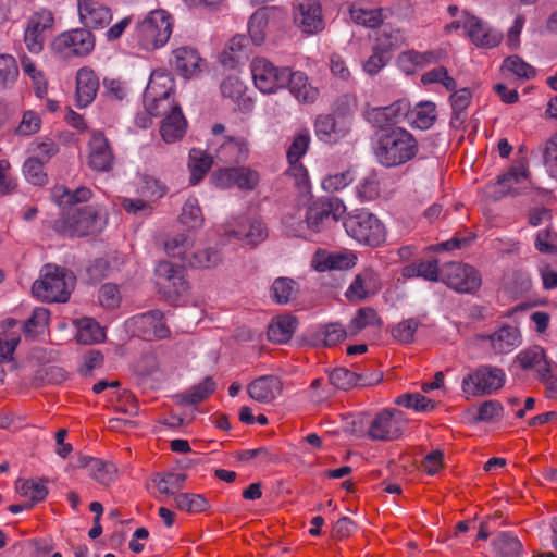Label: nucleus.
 Masks as SVG:
<instances>
[{
  "label": "nucleus",
  "instance_id": "obj_1",
  "mask_svg": "<svg viewBox=\"0 0 557 557\" xmlns=\"http://www.w3.org/2000/svg\"><path fill=\"white\" fill-rule=\"evenodd\" d=\"M174 81L162 70L153 71L144 94V104L152 116L163 115L160 135L166 144L181 140L187 129V121L173 100Z\"/></svg>",
  "mask_w": 557,
  "mask_h": 557
},
{
  "label": "nucleus",
  "instance_id": "obj_2",
  "mask_svg": "<svg viewBox=\"0 0 557 557\" xmlns=\"http://www.w3.org/2000/svg\"><path fill=\"white\" fill-rule=\"evenodd\" d=\"M374 152L382 165L397 166L416 157L418 143L407 129L394 127L379 135Z\"/></svg>",
  "mask_w": 557,
  "mask_h": 557
},
{
  "label": "nucleus",
  "instance_id": "obj_3",
  "mask_svg": "<svg viewBox=\"0 0 557 557\" xmlns=\"http://www.w3.org/2000/svg\"><path fill=\"white\" fill-rule=\"evenodd\" d=\"M173 23L164 10H152L139 21L132 34V42L145 51L163 47L170 39Z\"/></svg>",
  "mask_w": 557,
  "mask_h": 557
},
{
  "label": "nucleus",
  "instance_id": "obj_4",
  "mask_svg": "<svg viewBox=\"0 0 557 557\" xmlns=\"http://www.w3.org/2000/svg\"><path fill=\"white\" fill-rule=\"evenodd\" d=\"M193 235L178 234L165 240L164 250L171 258L178 259L183 265L194 269H210L221 262V255L210 247L196 249Z\"/></svg>",
  "mask_w": 557,
  "mask_h": 557
},
{
  "label": "nucleus",
  "instance_id": "obj_5",
  "mask_svg": "<svg viewBox=\"0 0 557 557\" xmlns=\"http://www.w3.org/2000/svg\"><path fill=\"white\" fill-rule=\"evenodd\" d=\"M75 285V276L64 268L46 264L40 278L35 281L32 293L35 297L47 302H65Z\"/></svg>",
  "mask_w": 557,
  "mask_h": 557
},
{
  "label": "nucleus",
  "instance_id": "obj_6",
  "mask_svg": "<svg viewBox=\"0 0 557 557\" xmlns=\"http://www.w3.org/2000/svg\"><path fill=\"white\" fill-rule=\"evenodd\" d=\"M106 211L99 206L70 209L54 221L53 228L69 236H85L100 232L106 225Z\"/></svg>",
  "mask_w": 557,
  "mask_h": 557
},
{
  "label": "nucleus",
  "instance_id": "obj_7",
  "mask_svg": "<svg viewBox=\"0 0 557 557\" xmlns=\"http://www.w3.org/2000/svg\"><path fill=\"white\" fill-rule=\"evenodd\" d=\"M158 277L157 285L163 297L175 305H184L189 301L191 286L183 270L170 261H160L154 269Z\"/></svg>",
  "mask_w": 557,
  "mask_h": 557
},
{
  "label": "nucleus",
  "instance_id": "obj_8",
  "mask_svg": "<svg viewBox=\"0 0 557 557\" xmlns=\"http://www.w3.org/2000/svg\"><path fill=\"white\" fill-rule=\"evenodd\" d=\"M348 236L358 243L379 246L385 240V227L382 222L368 211H357L344 220Z\"/></svg>",
  "mask_w": 557,
  "mask_h": 557
},
{
  "label": "nucleus",
  "instance_id": "obj_9",
  "mask_svg": "<svg viewBox=\"0 0 557 557\" xmlns=\"http://www.w3.org/2000/svg\"><path fill=\"white\" fill-rule=\"evenodd\" d=\"M506 375L499 368L482 366L463 376L461 391L466 398L491 395L505 384Z\"/></svg>",
  "mask_w": 557,
  "mask_h": 557
},
{
  "label": "nucleus",
  "instance_id": "obj_10",
  "mask_svg": "<svg viewBox=\"0 0 557 557\" xmlns=\"http://www.w3.org/2000/svg\"><path fill=\"white\" fill-rule=\"evenodd\" d=\"M463 29L471 41L481 48H494L503 40V34L490 27L486 23L463 12L460 17L446 25L447 33Z\"/></svg>",
  "mask_w": 557,
  "mask_h": 557
},
{
  "label": "nucleus",
  "instance_id": "obj_11",
  "mask_svg": "<svg viewBox=\"0 0 557 557\" xmlns=\"http://www.w3.org/2000/svg\"><path fill=\"white\" fill-rule=\"evenodd\" d=\"M345 211L346 207L341 199L319 198L305 210L307 228L313 233H319L332 222H337Z\"/></svg>",
  "mask_w": 557,
  "mask_h": 557
},
{
  "label": "nucleus",
  "instance_id": "obj_12",
  "mask_svg": "<svg viewBox=\"0 0 557 557\" xmlns=\"http://www.w3.org/2000/svg\"><path fill=\"white\" fill-rule=\"evenodd\" d=\"M366 435L373 441L389 442L397 440L404 432L406 421L403 412L384 409L368 419Z\"/></svg>",
  "mask_w": 557,
  "mask_h": 557
},
{
  "label": "nucleus",
  "instance_id": "obj_13",
  "mask_svg": "<svg viewBox=\"0 0 557 557\" xmlns=\"http://www.w3.org/2000/svg\"><path fill=\"white\" fill-rule=\"evenodd\" d=\"M250 70L255 86L263 94H275L287 85L289 67H277L267 59L256 58Z\"/></svg>",
  "mask_w": 557,
  "mask_h": 557
},
{
  "label": "nucleus",
  "instance_id": "obj_14",
  "mask_svg": "<svg viewBox=\"0 0 557 557\" xmlns=\"http://www.w3.org/2000/svg\"><path fill=\"white\" fill-rule=\"evenodd\" d=\"M210 181L221 189L237 187L240 190H252L259 184L260 175L249 166H225L213 171Z\"/></svg>",
  "mask_w": 557,
  "mask_h": 557
},
{
  "label": "nucleus",
  "instance_id": "obj_15",
  "mask_svg": "<svg viewBox=\"0 0 557 557\" xmlns=\"http://www.w3.org/2000/svg\"><path fill=\"white\" fill-rule=\"evenodd\" d=\"M52 47L63 58L85 57L95 48V36L87 28L72 29L59 35Z\"/></svg>",
  "mask_w": 557,
  "mask_h": 557
},
{
  "label": "nucleus",
  "instance_id": "obj_16",
  "mask_svg": "<svg viewBox=\"0 0 557 557\" xmlns=\"http://www.w3.org/2000/svg\"><path fill=\"white\" fill-rule=\"evenodd\" d=\"M220 232L228 238L246 240L249 245H258L268 237L264 223L258 218H232L222 225Z\"/></svg>",
  "mask_w": 557,
  "mask_h": 557
},
{
  "label": "nucleus",
  "instance_id": "obj_17",
  "mask_svg": "<svg viewBox=\"0 0 557 557\" xmlns=\"http://www.w3.org/2000/svg\"><path fill=\"white\" fill-rule=\"evenodd\" d=\"M404 38L397 29H384L372 49L371 55L363 62L362 69L368 75L379 74L389 62L391 51L400 46Z\"/></svg>",
  "mask_w": 557,
  "mask_h": 557
},
{
  "label": "nucleus",
  "instance_id": "obj_18",
  "mask_svg": "<svg viewBox=\"0 0 557 557\" xmlns=\"http://www.w3.org/2000/svg\"><path fill=\"white\" fill-rule=\"evenodd\" d=\"M208 150L213 153L214 160L225 164H239L249 157V144L244 137H218L211 139Z\"/></svg>",
  "mask_w": 557,
  "mask_h": 557
},
{
  "label": "nucleus",
  "instance_id": "obj_19",
  "mask_svg": "<svg viewBox=\"0 0 557 557\" xmlns=\"http://www.w3.org/2000/svg\"><path fill=\"white\" fill-rule=\"evenodd\" d=\"M442 280L449 288L462 294L474 293L482 284L478 270L458 262L446 264Z\"/></svg>",
  "mask_w": 557,
  "mask_h": 557
},
{
  "label": "nucleus",
  "instance_id": "obj_20",
  "mask_svg": "<svg viewBox=\"0 0 557 557\" xmlns=\"http://www.w3.org/2000/svg\"><path fill=\"white\" fill-rule=\"evenodd\" d=\"M53 22V14L48 9L37 10L28 17L24 29V42L29 52H41L46 40L45 33L52 28Z\"/></svg>",
  "mask_w": 557,
  "mask_h": 557
},
{
  "label": "nucleus",
  "instance_id": "obj_21",
  "mask_svg": "<svg viewBox=\"0 0 557 557\" xmlns=\"http://www.w3.org/2000/svg\"><path fill=\"white\" fill-rule=\"evenodd\" d=\"M131 325L134 329V333L147 341L163 339L171 334L163 321V313L159 310H152L132 318Z\"/></svg>",
  "mask_w": 557,
  "mask_h": 557
},
{
  "label": "nucleus",
  "instance_id": "obj_22",
  "mask_svg": "<svg viewBox=\"0 0 557 557\" xmlns=\"http://www.w3.org/2000/svg\"><path fill=\"white\" fill-rule=\"evenodd\" d=\"M77 12L86 28L102 29L112 21V10L102 0H77Z\"/></svg>",
  "mask_w": 557,
  "mask_h": 557
},
{
  "label": "nucleus",
  "instance_id": "obj_23",
  "mask_svg": "<svg viewBox=\"0 0 557 557\" xmlns=\"http://www.w3.org/2000/svg\"><path fill=\"white\" fill-rule=\"evenodd\" d=\"M294 20L308 35L320 32L323 28V18L319 0H296Z\"/></svg>",
  "mask_w": 557,
  "mask_h": 557
},
{
  "label": "nucleus",
  "instance_id": "obj_24",
  "mask_svg": "<svg viewBox=\"0 0 557 557\" xmlns=\"http://www.w3.org/2000/svg\"><path fill=\"white\" fill-rule=\"evenodd\" d=\"M171 64L184 78L197 77L207 66L197 49L182 46L173 50Z\"/></svg>",
  "mask_w": 557,
  "mask_h": 557
},
{
  "label": "nucleus",
  "instance_id": "obj_25",
  "mask_svg": "<svg viewBox=\"0 0 557 557\" xmlns=\"http://www.w3.org/2000/svg\"><path fill=\"white\" fill-rule=\"evenodd\" d=\"M516 361L523 370L532 371L541 381L552 377V362L541 346L534 345L522 349L516 356Z\"/></svg>",
  "mask_w": 557,
  "mask_h": 557
},
{
  "label": "nucleus",
  "instance_id": "obj_26",
  "mask_svg": "<svg viewBox=\"0 0 557 557\" xmlns=\"http://www.w3.org/2000/svg\"><path fill=\"white\" fill-rule=\"evenodd\" d=\"M356 261L357 257L352 252L318 249L311 258L310 265L317 272H327L352 268Z\"/></svg>",
  "mask_w": 557,
  "mask_h": 557
},
{
  "label": "nucleus",
  "instance_id": "obj_27",
  "mask_svg": "<svg viewBox=\"0 0 557 557\" xmlns=\"http://www.w3.org/2000/svg\"><path fill=\"white\" fill-rule=\"evenodd\" d=\"M408 113V102L397 100L386 107H376L367 111V119L370 123L381 128L382 132L393 128Z\"/></svg>",
  "mask_w": 557,
  "mask_h": 557
},
{
  "label": "nucleus",
  "instance_id": "obj_28",
  "mask_svg": "<svg viewBox=\"0 0 557 557\" xmlns=\"http://www.w3.org/2000/svg\"><path fill=\"white\" fill-rule=\"evenodd\" d=\"M99 90V77L96 72L83 66L76 72L75 76V100L78 108L88 107L96 99Z\"/></svg>",
  "mask_w": 557,
  "mask_h": 557
},
{
  "label": "nucleus",
  "instance_id": "obj_29",
  "mask_svg": "<svg viewBox=\"0 0 557 557\" xmlns=\"http://www.w3.org/2000/svg\"><path fill=\"white\" fill-rule=\"evenodd\" d=\"M113 153L104 134L96 131L91 134L89 140V165L99 172H106L112 169Z\"/></svg>",
  "mask_w": 557,
  "mask_h": 557
},
{
  "label": "nucleus",
  "instance_id": "obj_30",
  "mask_svg": "<svg viewBox=\"0 0 557 557\" xmlns=\"http://www.w3.org/2000/svg\"><path fill=\"white\" fill-rule=\"evenodd\" d=\"M480 341L494 354H509L520 344V333L515 326H502L491 334L480 335Z\"/></svg>",
  "mask_w": 557,
  "mask_h": 557
},
{
  "label": "nucleus",
  "instance_id": "obj_31",
  "mask_svg": "<svg viewBox=\"0 0 557 557\" xmlns=\"http://www.w3.org/2000/svg\"><path fill=\"white\" fill-rule=\"evenodd\" d=\"M529 171L524 161L513 164L506 173L498 176L499 196L517 194L528 185Z\"/></svg>",
  "mask_w": 557,
  "mask_h": 557
},
{
  "label": "nucleus",
  "instance_id": "obj_32",
  "mask_svg": "<svg viewBox=\"0 0 557 557\" xmlns=\"http://www.w3.org/2000/svg\"><path fill=\"white\" fill-rule=\"evenodd\" d=\"M289 92L298 102L313 103L319 97V89L310 82L306 73L288 70L287 85Z\"/></svg>",
  "mask_w": 557,
  "mask_h": 557
},
{
  "label": "nucleus",
  "instance_id": "obj_33",
  "mask_svg": "<svg viewBox=\"0 0 557 557\" xmlns=\"http://www.w3.org/2000/svg\"><path fill=\"white\" fill-rule=\"evenodd\" d=\"M329 380L334 387L346 391L354 386H367L379 383L382 380V375L376 373L368 377L364 374L351 372L346 368H337L330 373Z\"/></svg>",
  "mask_w": 557,
  "mask_h": 557
},
{
  "label": "nucleus",
  "instance_id": "obj_34",
  "mask_svg": "<svg viewBox=\"0 0 557 557\" xmlns=\"http://www.w3.org/2000/svg\"><path fill=\"white\" fill-rule=\"evenodd\" d=\"M379 289V278L373 270L366 269L351 282L345 296L351 301H360Z\"/></svg>",
  "mask_w": 557,
  "mask_h": 557
},
{
  "label": "nucleus",
  "instance_id": "obj_35",
  "mask_svg": "<svg viewBox=\"0 0 557 557\" xmlns=\"http://www.w3.org/2000/svg\"><path fill=\"white\" fill-rule=\"evenodd\" d=\"M438 60L440 54L434 51L418 52L416 50H407L397 57L396 64L404 74L411 75L419 69L435 63Z\"/></svg>",
  "mask_w": 557,
  "mask_h": 557
},
{
  "label": "nucleus",
  "instance_id": "obj_36",
  "mask_svg": "<svg viewBox=\"0 0 557 557\" xmlns=\"http://www.w3.org/2000/svg\"><path fill=\"white\" fill-rule=\"evenodd\" d=\"M281 382L276 376H260L248 386L249 396L259 403H271L281 394Z\"/></svg>",
  "mask_w": 557,
  "mask_h": 557
},
{
  "label": "nucleus",
  "instance_id": "obj_37",
  "mask_svg": "<svg viewBox=\"0 0 557 557\" xmlns=\"http://www.w3.org/2000/svg\"><path fill=\"white\" fill-rule=\"evenodd\" d=\"M79 466L87 468L89 476L101 485H109L116 478L117 469L112 462L83 456L79 458Z\"/></svg>",
  "mask_w": 557,
  "mask_h": 557
},
{
  "label": "nucleus",
  "instance_id": "obj_38",
  "mask_svg": "<svg viewBox=\"0 0 557 557\" xmlns=\"http://www.w3.org/2000/svg\"><path fill=\"white\" fill-rule=\"evenodd\" d=\"M314 128L318 138L327 144L337 141L348 132V126L344 120L337 121L330 114L319 115Z\"/></svg>",
  "mask_w": 557,
  "mask_h": 557
},
{
  "label": "nucleus",
  "instance_id": "obj_39",
  "mask_svg": "<svg viewBox=\"0 0 557 557\" xmlns=\"http://www.w3.org/2000/svg\"><path fill=\"white\" fill-rule=\"evenodd\" d=\"M412 127L425 131L431 128L437 117L436 104L433 101H420L410 109L408 104V113L406 115Z\"/></svg>",
  "mask_w": 557,
  "mask_h": 557
},
{
  "label": "nucleus",
  "instance_id": "obj_40",
  "mask_svg": "<svg viewBox=\"0 0 557 557\" xmlns=\"http://www.w3.org/2000/svg\"><path fill=\"white\" fill-rule=\"evenodd\" d=\"M177 221L189 233H196L202 228L205 216L197 198L189 197L186 199Z\"/></svg>",
  "mask_w": 557,
  "mask_h": 557
},
{
  "label": "nucleus",
  "instance_id": "obj_41",
  "mask_svg": "<svg viewBox=\"0 0 557 557\" xmlns=\"http://www.w3.org/2000/svg\"><path fill=\"white\" fill-rule=\"evenodd\" d=\"M214 156L208 149L203 151L199 148H193L189 151V171L191 185L198 184L210 170Z\"/></svg>",
  "mask_w": 557,
  "mask_h": 557
},
{
  "label": "nucleus",
  "instance_id": "obj_42",
  "mask_svg": "<svg viewBox=\"0 0 557 557\" xmlns=\"http://www.w3.org/2000/svg\"><path fill=\"white\" fill-rule=\"evenodd\" d=\"M349 13L355 23L364 27L374 28L383 22L382 9L362 2H354Z\"/></svg>",
  "mask_w": 557,
  "mask_h": 557
},
{
  "label": "nucleus",
  "instance_id": "obj_43",
  "mask_svg": "<svg viewBox=\"0 0 557 557\" xmlns=\"http://www.w3.org/2000/svg\"><path fill=\"white\" fill-rule=\"evenodd\" d=\"M296 325L297 321L292 315L277 317L268 327V338L275 344H285L292 338Z\"/></svg>",
  "mask_w": 557,
  "mask_h": 557
},
{
  "label": "nucleus",
  "instance_id": "obj_44",
  "mask_svg": "<svg viewBox=\"0 0 557 557\" xmlns=\"http://www.w3.org/2000/svg\"><path fill=\"white\" fill-rule=\"evenodd\" d=\"M401 275L405 278L422 277L429 282H438L441 278L438 261H420L405 265L401 269Z\"/></svg>",
  "mask_w": 557,
  "mask_h": 557
},
{
  "label": "nucleus",
  "instance_id": "obj_45",
  "mask_svg": "<svg viewBox=\"0 0 557 557\" xmlns=\"http://www.w3.org/2000/svg\"><path fill=\"white\" fill-rule=\"evenodd\" d=\"M355 180V172L350 165H345L341 170H331L321 181L322 188L327 193H336Z\"/></svg>",
  "mask_w": 557,
  "mask_h": 557
},
{
  "label": "nucleus",
  "instance_id": "obj_46",
  "mask_svg": "<svg viewBox=\"0 0 557 557\" xmlns=\"http://www.w3.org/2000/svg\"><path fill=\"white\" fill-rule=\"evenodd\" d=\"M469 413L473 423H498L504 417V407L498 400L490 399L481 403L474 411Z\"/></svg>",
  "mask_w": 557,
  "mask_h": 557
},
{
  "label": "nucleus",
  "instance_id": "obj_47",
  "mask_svg": "<svg viewBox=\"0 0 557 557\" xmlns=\"http://www.w3.org/2000/svg\"><path fill=\"white\" fill-rule=\"evenodd\" d=\"M77 342L84 345L99 343L104 339L106 333L100 324L91 318H83L76 322Z\"/></svg>",
  "mask_w": 557,
  "mask_h": 557
},
{
  "label": "nucleus",
  "instance_id": "obj_48",
  "mask_svg": "<svg viewBox=\"0 0 557 557\" xmlns=\"http://www.w3.org/2000/svg\"><path fill=\"white\" fill-rule=\"evenodd\" d=\"M216 388L212 377L207 376L200 383L191 386L189 389L176 396L178 403L185 405H196L209 397Z\"/></svg>",
  "mask_w": 557,
  "mask_h": 557
},
{
  "label": "nucleus",
  "instance_id": "obj_49",
  "mask_svg": "<svg viewBox=\"0 0 557 557\" xmlns=\"http://www.w3.org/2000/svg\"><path fill=\"white\" fill-rule=\"evenodd\" d=\"M186 475L181 472L157 473L152 483L160 495H177L176 492L183 488Z\"/></svg>",
  "mask_w": 557,
  "mask_h": 557
},
{
  "label": "nucleus",
  "instance_id": "obj_50",
  "mask_svg": "<svg viewBox=\"0 0 557 557\" xmlns=\"http://www.w3.org/2000/svg\"><path fill=\"white\" fill-rule=\"evenodd\" d=\"M248 40L244 35L234 36L222 53L221 61L224 65L235 67L242 60L248 55Z\"/></svg>",
  "mask_w": 557,
  "mask_h": 557
},
{
  "label": "nucleus",
  "instance_id": "obj_51",
  "mask_svg": "<svg viewBox=\"0 0 557 557\" xmlns=\"http://www.w3.org/2000/svg\"><path fill=\"white\" fill-rule=\"evenodd\" d=\"M129 95L128 84L120 77H104L101 96L107 102H123Z\"/></svg>",
  "mask_w": 557,
  "mask_h": 557
},
{
  "label": "nucleus",
  "instance_id": "obj_52",
  "mask_svg": "<svg viewBox=\"0 0 557 557\" xmlns=\"http://www.w3.org/2000/svg\"><path fill=\"white\" fill-rule=\"evenodd\" d=\"M451 92L449 98L453 110L450 124L457 127L463 122L466 109L471 102L472 95L469 88L455 89Z\"/></svg>",
  "mask_w": 557,
  "mask_h": 557
},
{
  "label": "nucleus",
  "instance_id": "obj_53",
  "mask_svg": "<svg viewBox=\"0 0 557 557\" xmlns=\"http://www.w3.org/2000/svg\"><path fill=\"white\" fill-rule=\"evenodd\" d=\"M493 548L500 557H518L522 553L521 542L512 534L502 532L493 540Z\"/></svg>",
  "mask_w": 557,
  "mask_h": 557
},
{
  "label": "nucleus",
  "instance_id": "obj_54",
  "mask_svg": "<svg viewBox=\"0 0 557 557\" xmlns=\"http://www.w3.org/2000/svg\"><path fill=\"white\" fill-rule=\"evenodd\" d=\"M382 324L377 312L370 307L361 308L348 324V333L356 335L367 326H379Z\"/></svg>",
  "mask_w": 557,
  "mask_h": 557
},
{
  "label": "nucleus",
  "instance_id": "obj_55",
  "mask_svg": "<svg viewBox=\"0 0 557 557\" xmlns=\"http://www.w3.org/2000/svg\"><path fill=\"white\" fill-rule=\"evenodd\" d=\"M421 83L423 86L441 85L446 91H453L457 88L456 79L449 75L444 66H437L423 73Z\"/></svg>",
  "mask_w": 557,
  "mask_h": 557
},
{
  "label": "nucleus",
  "instance_id": "obj_56",
  "mask_svg": "<svg viewBox=\"0 0 557 557\" xmlns=\"http://www.w3.org/2000/svg\"><path fill=\"white\" fill-rule=\"evenodd\" d=\"M502 70L519 79L529 81L535 77L536 70L518 55H510L503 62Z\"/></svg>",
  "mask_w": 557,
  "mask_h": 557
},
{
  "label": "nucleus",
  "instance_id": "obj_57",
  "mask_svg": "<svg viewBox=\"0 0 557 557\" xmlns=\"http://www.w3.org/2000/svg\"><path fill=\"white\" fill-rule=\"evenodd\" d=\"M269 22L268 9L257 10L248 21V33L255 45H261L267 35V26Z\"/></svg>",
  "mask_w": 557,
  "mask_h": 557
},
{
  "label": "nucleus",
  "instance_id": "obj_58",
  "mask_svg": "<svg viewBox=\"0 0 557 557\" xmlns=\"http://www.w3.org/2000/svg\"><path fill=\"white\" fill-rule=\"evenodd\" d=\"M49 317L48 309L44 307L35 308L32 315L24 323L25 334L32 337L44 334L48 327Z\"/></svg>",
  "mask_w": 557,
  "mask_h": 557
},
{
  "label": "nucleus",
  "instance_id": "obj_59",
  "mask_svg": "<svg viewBox=\"0 0 557 557\" xmlns=\"http://www.w3.org/2000/svg\"><path fill=\"white\" fill-rule=\"evenodd\" d=\"M18 65L15 58L8 53L0 54V90L10 88L18 77Z\"/></svg>",
  "mask_w": 557,
  "mask_h": 557
},
{
  "label": "nucleus",
  "instance_id": "obj_60",
  "mask_svg": "<svg viewBox=\"0 0 557 557\" xmlns=\"http://www.w3.org/2000/svg\"><path fill=\"white\" fill-rule=\"evenodd\" d=\"M21 66L24 74L32 79L36 95L42 98L47 94L48 88L42 71L38 70L35 62L26 55L22 57Z\"/></svg>",
  "mask_w": 557,
  "mask_h": 557
},
{
  "label": "nucleus",
  "instance_id": "obj_61",
  "mask_svg": "<svg viewBox=\"0 0 557 557\" xmlns=\"http://www.w3.org/2000/svg\"><path fill=\"white\" fill-rule=\"evenodd\" d=\"M23 174L26 181L35 186H44L48 182L47 174L44 171V161L38 157H29L25 160Z\"/></svg>",
  "mask_w": 557,
  "mask_h": 557
},
{
  "label": "nucleus",
  "instance_id": "obj_62",
  "mask_svg": "<svg viewBox=\"0 0 557 557\" xmlns=\"http://www.w3.org/2000/svg\"><path fill=\"white\" fill-rule=\"evenodd\" d=\"M174 502L180 510L190 513L202 512L209 506L207 499L203 496L193 493L177 494L174 497Z\"/></svg>",
  "mask_w": 557,
  "mask_h": 557
},
{
  "label": "nucleus",
  "instance_id": "obj_63",
  "mask_svg": "<svg viewBox=\"0 0 557 557\" xmlns=\"http://www.w3.org/2000/svg\"><path fill=\"white\" fill-rule=\"evenodd\" d=\"M16 488L21 496L32 500V505L44 500L48 494L47 486L42 481H20Z\"/></svg>",
  "mask_w": 557,
  "mask_h": 557
},
{
  "label": "nucleus",
  "instance_id": "obj_64",
  "mask_svg": "<svg viewBox=\"0 0 557 557\" xmlns=\"http://www.w3.org/2000/svg\"><path fill=\"white\" fill-rule=\"evenodd\" d=\"M534 247L541 253H557V233L550 227L540 230L535 236Z\"/></svg>",
  "mask_w": 557,
  "mask_h": 557
}]
</instances>
